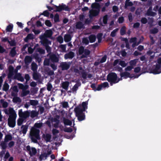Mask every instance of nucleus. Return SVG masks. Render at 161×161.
Instances as JSON below:
<instances>
[{
	"label": "nucleus",
	"mask_w": 161,
	"mask_h": 161,
	"mask_svg": "<svg viewBox=\"0 0 161 161\" xmlns=\"http://www.w3.org/2000/svg\"><path fill=\"white\" fill-rule=\"evenodd\" d=\"M9 86L6 81H5L3 84V90L5 92H7L9 89Z\"/></svg>",
	"instance_id": "nucleus-29"
},
{
	"label": "nucleus",
	"mask_w": 161,
	"mask_h": 161,
	"mask_svg": "<svg viewBox=\"0 0 161 161\" xmlns=\"http://www.w3.org/2000/svg\"><path fill=\"white\" fill-rule=\"evenodd\" d=\"M75 56V53L73 52L70 51L69 53L65 54L64 55V57L65 59H72Z\"/></svg>",
	"instance_id": "nucleus-14"
},
{
	"label": "nucleus",
	"mask_w": 161,
	"mask_h": 161,
	"mask_svg": "<svg viewBox=\"0 0 161 161\" xmlns=\"http://www.w3.org/2000/svg\"><path fill=\"white\" fill-rule=\"evenodd\" d=\"M13 28V25L12 24H9L8 25L6 28V31L7 32H12Z\"/></svg>",
	"instance_id": "nucleus-36"
},
{
	"label": "nucleus",
	"mask_w": 161,
	"mask_h": 161,
	"mask_svg": "<svg viewBox=\"0 0 161 161\" xmlns=\"http://www.w3.org/2000/svg\"><path fill=\"white\" fill-rule=\"evenodd\" d=\"M6 142H2L1 144V146L2 147V149L3 150H5L7 147V145Z\"/></svg>",
	"instance_id": "nucleus-50"
},
{
	"label": "nucleus",
	"mask_w": 161,
	"mask_h": 161,
	"mask_svg": "<svg viewBox=\"0 0 161 161\" xmlns=\"http://www.w3.org/2000/svg\"><path fill=\"white\" fill-rule=\"evenodd\" d=\"M26 150L31 157L36 155L37 153L36 149L34 147H31L30 145L27 146L26 147Z\"/></svg>",
	"instance_id": "nucleus-7"
},
{
	"label": "nucleus",
	"mask_w": 161,
	"mask_h": 161,
	"mask_svg": "<svg viewBox=\"0 0 161 161\" xmlns=\"http://www.w3.org/2000/svg\"><path fill=\"white\" fill-rule=\"evenodd\" d=\"M64 131L65 132H71L73 130L70 127H66L64 129Z\"/></svg>",
	"instance_id": "nucleus-59"
},
{
	"label": "nucleus",
	"mask_w": 161,
	"mask_h": 161,
	"mask_svg": "<svg viewBox=\"0 0 161 161\" xmlns=\"http://www.w3.org/2000/svg\"><path fill=\"white\" fill-rule=\"evenodd\" d=\"M34 38V35L33 34L30 33L27 35V36L24 39V41L25 42H28L29 40L33 39Z\"/></svg>",
	"instance_id": "nucleus-18"
},
{
	"label": "nucleus",
	"mask_w": 161,
	"mask_h": 161,
	"mask_svg": "<svg viewBox=\"0 0 161 161\" xmlns=\"http://www.w3.org/2000/svg\"><path fill=\"white\" fill-rule=\"evenodd\" d=\"M8 43L11 46H15L16 45V42L14 40H11V41H9Z\"/></svg>",
	"instance_id": "nucleus-51"
},
{
	"label": "nucleus",
	"mask_w": 161,
	"mask_h": 161,
	"mask_svg": "<svg viewBox=\"0 0 161 161\" xmlns=\"http://www.w3.org/2000/svg\"><path fill=\"white\" fill-rule=\"evenodd\" d=\"M13 102L14 103H21V100L19 97H14L12 100Z\"/></svg>",
	"instance_id": "nucleus-41"
},
{
	"label": "nucleus",
	"mask_w": 161,
	"mask_h": 161,
	"mask_svg": "<svg viewBox=\"0 0 161 161\" xmlns=\"http://www.w3.org/2000/svg\"><path fill=\"white\" fill-rule=\"evenodd\" d=\"M158 28L155 27L153 29H151L150 30V33L152 34H156L158 33Z\"/></svg>",
	"instance_id": "nucleus-43"
},
{
	"label": "nucleus",
	"mask_w": 161,
	"mask_h": 161,
	"mask_svg": "<svg viewBox=\"0 0 161 161\" xmlns=\"http://www.w3.org/2000/svg\"><path fill=\"white\" fill-rule=\"evenodd\" d=\"M41 42L42 45L45 47L47 52L48 53L47 56L48 57L50 54H52L51 48L49 46V45H51V42Z\"/></svg>",
	"instance_id": "nucleus-9"
},
{
	"label": "nucleus",
	"mask_w": 161,
	"mask_h": 161,
	"mask_svg": "<svg viewBox=\"0 0 161 161\" xmlns=\"http://www.w3.org/2000/svg\"><path fill=\"white\" fill-rule=\"evenodd\" d=\"M100 10L93 9L91 11L89 15L90 17L91 18L92 17H96L99 14Z\"/></svg>",
	"instance_id": "nucleus-13"
},
{
	"label": "nucleus",
	"mask_w": 161,
	"mask_h": 161,
	"mask_svg": "<svg viewBox=\"0 0 161 161\" xmlns=\"http://www.w3.org/2000/svg\"><path fill=\"white\" fill-rule=\"evenodd\" d=\"M63 121L65 125L71 126L72 125V121L68 119L64 118L63 119Z\"/></svg>",
	"instance_id": "nucleus-20"
},
{
	"label": "nucleus",
	"mask_w": 161,
	"mask_h": 161,
	"mask_svg": "<svg viewBox=\"0 0 161 161\" xmlns=\"http://www.w3.org/2000/svg\"><path fill=\"white\" fill-rule=\"evenodd\" d=\"M79 69L80 70H81V71L80 72V73L82 75V78L84 79H86L87 78V73L85 70L83 69V68L81 67H79Z\"/></svg>",
	"instance_id": "nucleus-15"
},
{
	"label": "nucleus",
	"mask_w": 161,
	"mask_h": 161,
	"mask_svg": "<svg viewBox=\"0 0 161 161\" xmlns=\"http://www.w3.org/2000/svg\"><path fill=\"white\" fill-rule=\"evenodd\" d=\"M37 51L41 54H44L45 53V50L41 48H38L37 49Z\"/></svg>",
	"instance_id": "nucleus-47"
},
{
	"label": "nucleus",
	"mask_w": 161,
	"mask_h": 161,
	"mask_svg": "<svg viewBox=\"0 0 161 161\" xmlns=\"http://www.w3.org/2000/svg\"><path fill=\"white\" fill-rule=\"evenodd\" d=\"M32 76L33 78L35 80H37L39 79V76L37 71L33 72Z\"/></svg>",
	"instance_id": "nucleus-34"
},
{
	"label": "nucleus",
	"mask_w": 161,
	"mask_h": 161,
	"mask_svg": "<svg viewBox=\"0 0 161 161\" xmlns=\"http://www.w3.org/2000/svg\"><path fill=\"white\" fill-rule=\"evenodd\" d=\"M53 7L56 9L54 11L56 12H60L62 10H64L66 11H70V8L69 6L63 3H62L58 6L53 5Z\"/></svg>",
	"instance_id": "nucleus-6"
},
{
	"label": "nucleus",
	"mask_w": 161,
	"mask_h": 161,
	"mask_svg": "<svg viewBox=\"0 0 161 161\" xmlns=\"http://www.w3.org/2000/svg\"><path fill=\"white\" fill-rule=\"evenodd\" d=\"M24 119L20 118L17 120V125L18 126H20L23 123Z\"/></svg>",
	"instance_id": "nucleus-55"
},
{
	"label": "nucleus",
	"mask_w": 161,
	"mask_h": 161,
	"mask_svg": "<svg viewBox=\"0 0 161 161\" xmlns=\"http://www.w3.org/2000/svg\"><path fill=\"white\" fill-rule=\"evenodd\" d=\"M18 86L19 88L22 89V90H24V89H27L28 87V85H24L23 84L21 83H19Z\"/></svg>",
	"instance_id": "nucleus-35"
},
{
	"label": "nucleus",
	"mask_w": 161,
	"mask_h": 161,
	"mask_svg": "<svg viewBox=\"0 0 161 161\" xmlns=\"http://www.w3.org/2000/svg\"><path fill=\"white\" fill-rule=\"evenodd\" d=\"M156 13L152 11L147 10L146 15L148 16H154L156 15Z\"/></svg>",
	"instance_id": "nucleus-39"
},
{
	"label": "nucleus",
	"mask_w": 161,
	"mask_h": 161,
	"mask_svg": "<svg viewBox=\"0 0 161 161\" xmlns=\"http://www.w3.org/2000/svg\"><path fill=\"white\" fill-rule=\"evenodd\" d=\"M69 84V82L68 81L64 82L62 83V87L64 89L67 90L68 89Z\"/></svg>",
	"instance_id": "nucleus-23"
},
{
	"label": "nucleus",
	"mask_w": 161,
	"mask_h": 161,
	"mask_svg": "<svg viewBox=\"0 0 161 161\" xmlns=\"http://www.w3.org/2000/svg\"><path fill=\"white\" fill-rule=\"evenodd\" d=\"M48 56H49L50 60L53 63H58V62L59 58L55 54H50Z\"/></svg>",
	"instance_id": "nucleus-12"
},
{
	"label": "nucleus",
	"mask_w": 161,
	"mask_h": 161,
	"mask_svg": "<svg viewBox=\"0 0 161 161\" xmlns=\"http://www.w3.org/2000/svg\"><path fill=\"white\" fill-rule=\"evenodd\" d=\"M117 74L114 72H111L107 75V80L110 83L111 86L117 83Z\"/></svg>",
	"instance_id": "nucleus-5"
},
{
	"label": "nucleus",
	"mask_w": 161,
	"mask_h": 161,
	"mask_svg": "<svg viewBox=\"0 0 161 161\" xmlns=\"http://www.w3.org/2000/svg\"><path fill=\"white\" fill-rule=\"evenodd\" d=\"M84 25L81 21H78L76 23V27L77 29H81L83 28Z\"/></svg>",
	"instance_id": "nucleus-26"
},
{
	"label": "nucleus",
	"mask_w": 161,
	"mask_h": 161,
	"mask_svg": "<svg viewBox=\"0 0 161 161\" xmlns=\"http://www.w3.org/2000/svg\"><path fill=\"white\" fill-rule=\"evenodd\" d=\"M25 63L26 66H28L32 61L31 57L29 56H26L25 58Z\"/></svg>",
	"instance_id": "nucleus-16"
},
{
	"label": "nucleus",
	"mask_w": 161,
	"mask_h": 161,
	"mask_svg": "<svg viewBox=\"0 0 161 161\" xmlns=\"http://www.w3.org/2000/svg\"><path fill=\"white\" fill-rule=\"evenodd\" d=\"M26 89H24L22 91L21 93V96L24 97L26 96L30 93L29 90H26Z\"/></svg>",
	"instance_id": "nucleus-40"
},
{
	"label": "nucleus",
	"mask_w": 161,
	"mask_h": 161,
	"mask_svg": "<svg viewBox=\"0 0 161 161\" xmlns=\"http://www.w3.org/2000/svg\"><path fill=\"white\" fill-rule=\"evenodd\" d=\"M53 87V86L52 85L51 83L48 82L47 83V90L49 91H51V90L52 88Z\"/></svg>",
	"instance_id": "nucleus-61"
},
{
	"label": "nucleus",
	"mask_w": 161,
	"mask_h": 161,
	"mask_svg": "<svg viewBox=\"0 0 161 161\" xmlns=\"http://www.w3.org/2000/svg\"><path fill=\"white\" fill-rule=\"evenodd\" d=\"M130 73L127 72H124L120 74V76L121 78L126 79L128 77H131L130 76Z\"/></svg>",
	"instance_id": "nucleus-17"
},
{
	"label": "nucleus",
	"mask_w": 161,
	"mask_h": 161,
	"mask_svg": "<svg viewBox=\"0 0 161 161\" xmlns=\"http://www.w3.org/2000/svg\"><path fill=\"white\" fill-rule=\"evenodd\" d=\"M54 19L55 23L58 22L59 21V15L58 14H56L54 15Z\"/></svg>",
	"instance_id": "nucleus-45"
},
{
	"label": "nucleus",
	"mask_w": 161,
	"mask_h": 161,
	"mask_svg": "<svg viewBox=\"0 0 161 161\" xmlns=\"http://www.w3.org/2000/svg\"><path fill=\"white\" fill-rule=\"evenodd\" d=\"M71 36L69 34H66L64 36V41L65 42H68L71 40Z\"/></svg>",
	"instance_id": "nucleus-22"
},
{
	"label": "nucleus",
	"mask_w": 161,
	"mask_h": 161,
	"mask_svg": "<svg viewBox=\"0 0 161 161\" xmlns=\"http://www.w3.org/2000/svg\"><path fill=\"white\" fill-rule=\"evenodd\" d=\"M50 59L49 58H45L44 61V65L45 66H49L50 65Z\"/></svg>",
	"instance_id": "nucleus-46"
},
{
	"label": "nucleus",
	"mask_w": 161,
	"mask_h": 161,
	"mask_svg": "<svg viewBox=\"0 0 161 161\" xmlns=\"http://www.w3.org/2000/svg\"><path fill=\"white\" fill-rule=\"evenodd\" d=\"M40 130L34 127H32L30 133L31 138L32 141L35 143L38 142L37 140H39L41 138L39 135Z\"/></svg>",
	"instance_id": "nucleus-3"
},
{
	"label": "nucleus",
	"mask_w": 161,
	"mask_h": 161,
	"mask_svg": "<svg viewBox=\"0 0 161 161\" xmlns=\"http://www.w3.org/2000/svg\"><path fill=\"white\" fill-rule=\"evenodd\" d=\"M16 47H13L11 50L10 52V55L12 57H14L16 55Z\"/></svg>",
	"instance_id": "nucleus-28"
},
{
	"label": "nucleus",
	"mask_w": 161,
	"mask_h": 161,
	"mask_svg": "<svg viewBox=\"0 0 161 161\" xmlns=\"http://www.w3.org/2000/svg\"><path fill=\"white\" fill-rule=\"evenodd\" d=\"M37 69V66L36 64L34 62L32 63L31 64V69L34 72H36Z\"/></svg>",
	"instance_id": "nucleus-27"
},
{
	"label": "nucleus",
	"mask_w": 161,
	"mask_h": 161,
	"mask_svg": "<svg viewBox=\"0 0 161 161\" xmlns=\"http://www.w3.org/2000/svg\"><path fill=\"white\" fill-rule=\"evenodd\" d=\"M82 42L86 45H87L89 43V41L87 37H84L82 39Z\"/></svg>",
	"instance_id": "nucleus-48"
},
{
	"label": "nucleus",
	"mask_w": 161,
	"mask_h": 161,
	"mask_svg": "<svg viewBox=\"0 0 161 161\" xmlns=\"http://www.w3.org/2000/svg\"><path fill=\"white\" fill-rule=\"evenodd\" d=\"M133 5L132 2H125V8H126L128 6H131Z\"/></svg>",
	"instance_id": "nucleus-53"
},
{
	"label": "nucleus",
	"mask_w": 161,
	"mask_h": 161,
	"mask_svg": "<svg viewBox=\"0 0 161 161\" xmlns=\"http://www.w3.org/2000/svg\"><path fill=\"white\" fill-rule=\"evenodd\" d=\"M85 50L84 47L83 46H80L78 49V52L79 55L82 54L84 53Z\"/></svg>",
	"instance_id": "nucleus-44"
},
{
	"label": "nucleus",
	"mask_w": 161,
	"mask_h": 161,
	"mask_svg": "<svg viewBox=\"0 0 161 161\" xmlns=\"http://www.w3.org/2000/svg\"><path fill=\"white\" fill-rule=\"evenodd\" d=\"M87 101L83 102L82 103L81 106H78L74 108L76 116L79 121H82L85 119V115L83 112L87 108Z\"/></svg>",
	"instance_id": "nucleus-1"
},
{
	"label": "nucleus",
	"mask_w": 161,
	"mask_h": 161,
	"mask_svg": "<svg viewBox=\"0 0 161 161\" xmlns=\"http://www.w3.org/2000/svg\"><path fill=\"white\" fill-rule=\"evenodd\" d=\"M117 29L114 30L112 31L111 32L110 34V36L112 37L115 36H116V32L117 31Z\"/></svg>",
	"instance_id": "nucleus-60"
},
{
	"label": "nucleus",
	"mask_w": 161,
	"mask_h": 161,
	"mask_svg": "<svg viewBox=\"0 0 161 161\" xmlns=\"http://www.w3.org/2000/svg\"><path fill=\"white\" fill-rule=\"evenodd\" d=\"M8 112L9 115L8 119V125L10 127L13 128L15 125V119L17 115L13 108H9Z\"/></svg>",
	"instance_id": "nucleus-2"
},
{
	"label": "nucleus",
	"mask_w": 161,
	"mask_h": 161,
	"mask_svg": "<svg viewBox=\"0 0 161 161\" xmlns=\"http://www.w3.org/2000/svg\"><path fill=\"white\" fill-rule=\"evenodd\" d=\"M18 114L20 118L25 119L30 116V113L27 111L23 112L22 110L20 109L19 110Z\"/></svg>",
	"instance_id": "nucleus-10"
},
{
	"label": "nucleus",
	"mask_w": 161,
	"mask_h": 161,
	"mask_svg": "<svg viewBox=\"0 0 161 161\" xmlns=\"http://www.w3.org/2000/svg\"><path fill=\"white\" fill-rule=\"evenodd\" d=\"M124 20V18L123 16H121L119 18L118 22L119 24L122 23Z\"/></svg>",
	"instance_id": "nucleus-62"
},
{
	"label": "nucleus",
	"mask_w": 161,
	"mask_h": 161,
	"mask_svg": "<svg viewBox=\"0 0 161 161\" xmlns=\"http://www.w3.org/2000/svg\"><path fill=\"white\" fill-rule=\"evenodd\" d=\"M138 59L136 58L133 60H131L129 62V64L130 65L132 66V67L134 68V67L136 65V63L138 62Z\"/></svg>",
	"instance_id": "nucleus-25"
},
{
	"label": "nucleus",
	"mask_w": 161,
	"mask_h": 161,
	"mask_svg": "<svg viewBox=\"0 0 161 161\" xmlns=\"http://www.w3.org/2000/svg\"><path fill=\"white\" fill-rule=\"evenodd\" d=\"M28 128V126L26 125H22L21 127L22 133L24 134H26Z\"/></svg>",
	"instance_id": "nucleus-30"
},
{
	"label": "nucleus",
	"mask_w": 161,
	"mask_h": 161,
	"mask_svg": "<svg viewBox=\"0 0 161 161\" xmlns=\"http://www.w3.org/2000/svg\"><path fill=\"white\" fill-rule=\"evenodd\" d=\"M91 7L93 9L100 10L101 6L99 3H92L91 5Z\"/></svg>",
	"instance_id": "nucleus-21"
},
{
	"label": "nucleus",
	"mask_w": 161,
	"mask_h": 161,
	"mask_svg": "<svg viewBox=\"0 0 161 161\" xmlns=\"http://www.w3.org/2000/svg\"><path fill=\"white\" fill-rule=\"evenodd\" d=\"M70 64L71 63L69 62H63L60 64V67L62 70H67L70 68Z\"/></svg>",
	"instance_id": "nucleus-11"
},
{
	"label": "nucleus",
	"mask_w": 161,
	"mask_h": 161,
	"mask_svg": "<svg viewBox=\"0 0 161 161\" xmlns=\"http://www.w3.org/2000/svg\"><path fill=\"white\" fill-rule=\"evenodd\" d=\"M45 23L46 25L48 27H51L52 26V23L49 20H46L45 21Z\"/></svg>",
	"instance_id": "nucleus-57"
},
{
	"label": "nucleus",
	"mask_w": 161,
	"mask_h": 161,
	"mask_svg": "<svg viewBox=\"0 0 161 161\" xmlns=\"http://www.w3.org/2000/svg\"><path fill=\"white\" fill-rule=\"evenodd\" d=\"M80 85L81 83L80 82H78L75 84L72 88V91L73 92L76 91L77 90L78 87L80 86Z\"/></svg>",
	"instance_id": "nucleus-32"
},
{
	"label": "nucleus",
	"mask_w": 161,
	"mask_h": 161,
	"mask_svg": "<svg viewBox=\"0 0 161 161\" xmlns=\"http://www.w3.org/2000/svg\"><path fill=\"white\" fill-rule=\"evenodd\" d=\"M57 40L60 44L63 43L64 41L63 38L61 36H59L57 38Z\"/></svg>",
	"instance_id": "nucleus-49"
},
{
	"label": "nucleus",
	"mask_w": 161,
	"mask_h": 161,
	"mask_svg": "<svg viewBox=\"0 0 161 161\" xmlns=\"http://www.w3.org/2000/svg\"><path fill=\"white\" fill-rule=\"evenodd\" d=\"M119 64L123 67H125L127 65V64L125 61L123 60H120Z\"/></svg>",
	"instance_id": "nucleus-56"
},
{
	"label": "nucleus",
	"mask_w": 161,
	"mask_h": 161,
	"mask_svg": "<svg viewBox=\"0 0 161 161\" xmlns=\"http://www.w3.org/2000/svg\"><path fill=\"white\" fill-rule=\"evenodd\" d=\"M13 139L12 135L10 134L6 135L5 137L4 141L5 142H8L9 141H11Z\"/></svg>",
	"instance_id": "nucleus-31"
},
{
	"label": "nucleus",
	"mask_w": 161,
	"mask_h": 161,
	"mask_svg": "<svg viewBox=\"0 0 161 161\" xmlns=\"http://www.w3.org/2000/svg\"><path fill=\"white\" fill-rule=\"evenodd\" d=\"M59 47L63 51H65L66 49V45L61 44L59 46Z\"/></svg>",
	"instance_id": "nucleus-64"
},
{
	"label": "nucleus",
	"mask_w": 161,
	"mask_h": 161,
	"mask_svg": "<svg viewBox=\"0 0 161 161\" xmlns=\"http://www.w3.org/2000/svg\"><path fill=\"white\" fill-rule=\"evenodd\" d=\"M107 59V56L106 55H104L101 59L100 61V63H103L105 62Z\"/></svg>",
	"instance_id": "nucleus-63"
},
{
	"label": "nucleus",
	"mask_w": 161,
	"mask_h": 161,
	"mask_svg": "<svg viewBox=\"0 0 161 161\" xmlns=\"http://www.w3.org/2000/svg\"><path fill=\"white\" fill-rule=\"evenodd\" d=\"M151 72L154 74H158L161 73V66L159 64H156L154 65L151 69Z\"/></svg>",
	"instance_id": "nucleus-8"
},
{
	"label": "nucleus",
	"mask_w": 161,
	"mask_h": 161,
	"mask_svg": "<svg viewBox=\"0 0 161 161\" xmlns=\"http://www.w3.org/2000/svg\"><path fill=\"white\" fill-rule=\"evenodd\" d=\"M1 102L2 103V106L3 108H6L8 107V103L7 102H4L3 100H1Z\"/></svg>",
	"instance_id": "nucleus-58"
},
{
	"label": "nucleus",
	"mask_w": 161,
	"mask_h": 161,
	"mask_svg": "<svg viewBox=\"0 0 161 161\" xmlns=\"http://www.w3.org/2000/svg\"><path fill=\"white\" fill-rule=\"evenodd\" d=\"M126 27L125 26H123L120 29V34L121 35L123 36L126 34Z\"/></svg>",
	"instance_id": "nucleus-33"
},
{
	"label": "nucleus",
	"mask_w": 161,
	"mask_h": 161,
	"mask_svg": "<svg viewBox=\"0 0 161 161\" xmlns=\"http://www.w3.org/2000/svg\"><path fill=\"white\" fill-rule=\"evenodd\" d=\"M141 22L142 24H145L147 22V20L145 17H142L141 19Z\"/></svg>",
	"instance_id": "nucleus-52"
},
{
	"label": "nucleus",
	"mask_w": 161,
	"mask_h": 161,
	"mask_svg": "<svg viewBox=\"0 0 161 161\" xmlns=\"http://www.w3.org/2000/svg\"><path fill=\"white\" fill-rule=\"evenodd\" d=\"M53 34V32L51 29L46 30L44 34L41 35L39 37L41 42H50L51 41L48 40L47 38H51Z\"/></svg>",
	"instance_id": "nucleus-4"
},
{
	"label": "nucleus",
	"mask_w": 161,
	"mask_h": 161,
	"mask_svg": "<svg viewBox=\"0 0 161 161\" xmlns=\"http://www.w3.org/2000/svg\"><path fill=\"white\" fill-rule=\"evenodd\" d=\"M90 42L92 43L95 41L96 39V36L95 35L91 34L88 37Z\"/></svg>",
	"instance_id": "nucleus-24"
},
{
	"label": "nucleus",
	"mask_w": 161,
	"mask_h": 161,
	"mask_svg": "<svg viewBox=\"0 0 161 161\" xmlns=\"http://www.w3.org/2000/svg\"><path fill=\"white\" fill-rule=\"evenodd\" d=\"M108 19V15L107 14H106L103 16V23L104 24L106 25L107 24Z\"/></svg>",
	"instance_id": "nucleus-42"
},
{
	"label": "nucleus",
	"mask_w": 161,
	"mask_h": 161,
	"mask_svg": "<svg viewBox=\"0 0 161 161\" xmlns=\"http://www.w3.org/2000/svg\"><path fill=\"white\" fill-rule=\"evenodd\" d=\"M41 15H43L46 17H48L49 15V12L47 10H45L43 11V13L40 14L38 17H39Z\"/></svg>",
	"instance_id": "nucleus-54"
},
{
	"label": "nucleus",
	"mask_w": 161,
	"mask_h": 161,
	"mask_svg": "<svg viewBox=\"0 0 161 161\" xmlns=\"http://www.w3.org/2000/svg\"><path fill=\"white\" fill-rule=\"evenodd\" d=\"M44 138L46 142H50L51 136L49 134H47L44 137Z\"/></svg>",
	"instance_id": "nucleus-37"
},
{
	"label": "nucleus",
	"mask_w": 161,
	"mask_h": 161,
	"mask_svg": "<svg viewBox=\"0 0 161 161\" xmlns=\"http://www.w3.org/2000/svg\"><path fill=\"white\" fill-rule=\"evenodd\" d=\"M15 79H17V80L21 82L24 81V80L23 77L21 76L20 73H17L16 74L14 77Z\"/></svg>",
	"instance_id": "nucleus-19"
},
{
	"label": "nucleus",
	"mask_w": 161,
	"mask_h": 161,
	"mask_svg": "<svg viewBox=\"0 0 161 161\" xmlns=\"http://www.w3.org/2000/svg\"><path fill=\"white\" fill-rule=\"evenodd\" d=\"M30 103L31 105L36 106L38 104V102L36 100H31L30 101Z\"/></svg>",
	"instance_id": "nucleus-38"
}]
</instances>
